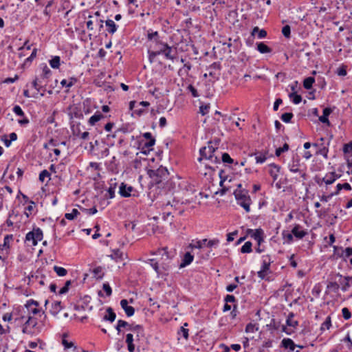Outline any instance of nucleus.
I'll use <instances>...</instances> for the list:
<instances>
[{
	"label": "nucleus",
	"instance_id": "1",
	"mask_svg": "<svg viewBox=\"0 0 352 352\" xmlns=\"http://www.w3.org/2000/svg\"><path fill=\"white\" fill-rule=\"evenodd\" d=\"M46 316L38 317L28 316L22 326V333L30 336H37L45 329Z\"/></svg>",
	"mask_w": 352,
	"mask_h": 352
},
{
	"label": "nucleus",
	"instance_id": "2",
	"mask_svg": "<svg viewBox=\"0 0 352 352\" xmlns=\"http://www.w3.org/2000/svg\"><path fill=\"white\" fill-rule=\"evenodd\" d=\"M135 331L132 330L126 335L125 342L127 345L129 352H134L136 347L138 349L139 346H138V343L142 338L144 337V331L142 326L135 325Z\"/></svg>",
	"mask_w": 352,
	"mask_h": 352
},
{
	"label": "nucleus",
	"instance_id": "3",
	"mask_svg": "<svg viewBox=\"0 0 352 352\" xmlns=\"http://www.w3.org/2000/svg\"><path fill=\"white\" fill-rule=\"evenodd\" d=\"M239 188L235 190L234 195L238 204L244 208L246 212L250 211L251 199L248 195V192L245 190L239 189L241 184L238 185Z\"/></svg>",
	"mask_w": 352,
	"mask_h": 352
},
{
	"label": "nucleus",
	"instance_id": "4",
	"mask_svg": "<svg viewBox=\"0 0 352 352\" xmlns=\"http://www.w3.org/2000/svg\"><path fill=\"white\" fill-rule=\"evenodd\" d=\"M217 149V147L213 146L211 142H208L207 146H204L200 148V157L198 158V161L201 162L203 160H208L213 163L219 162V157L215 155Z\"/></svg>",
	"mask_w": 352,
	"mask_h": 352
},
{
	"label": "nucleus",
	"instance_id": "5",
	"mask_svg": "<svg viewBox=\"0 0 352 352\" xmlns=\"http://www.w3.org/2000/svg\"><path fill=\"white\" fill-rule=\"evenodd\" d=\"M25 308L27 309L28 316L43 318L45 314V310L41 307L38 301L33 299L28 300L24 305Z\"/></svg>",
	"mask_w": 352,
	"mask_h": 352
},
{
	"label": "nucleus",
	"instance_id": "6",
	"mask_svg": "<svg viewBox=\"0 0 352 352\" xmlns=\"http://www.w3.org/2000/svg\"><path fill=\"white\" fill-rule=\"evenodd\" d=\"M148 174L153 183L160 184L168 179L169 173L166 167L161 166L156 170H149Z\"/></svg>",
	"mask_w": 352,
	"mask_h": 352
},
{
	"label": "nucleus",
	"instance_id": "7",
	"mask_svg": "<svg viewBox=\"0 0 352 352\" xmlns=\"http://www.w3.org/2000/svg\"><path fill=\"white\" fill-rule=\"evenodd\" d=\"M42 82L39 80L37 78H35L32 82L31 83V87L34 89L32 92H30V89H24L23 95L25 97L30 98H38V96H44V91L45 90L41 85Z\"/></svg>",
	"mask_w": 352,
	"mask_h": 352
},
{
	"label": "nucleus",
	"instance_id": "8",
	"mask_svg": "<svg viewBox=\"0 0 352 352\" xmlns=\"http://www.w3.org/2000/svg\"><path fill=\"white\" fill-rule=\"evenodd\" d=\"M43 234L41 228H34L32 231L28 232L25 236V243L28 245L35 246L38 241L43 239Z\"/></svg>",
	"mask_w": 352,
	"mask_h": 352
},
{
	"label": "nucleus",
	"instance_id": "9",
	"mask_svg": "<svg viewBox=\"0 0 352 352\" xmlns=\"http://www.w3.org/2000/svg\"><path fill=\"white\" fill-rule=\"evenodd\" d=\"M219 243V240L217 239H213L212 240H208L206 239L199 240L196 241H192L190 244V247L192 249L197 248V249H201L204 246L212 248L214 246H217Z\"/></svg>",
	"mask_w": 352,
	"mask_h": 352
},
{
	"label": "nucleus",
	"instance_id": "10",
	"mask_svg": "<svg viewBox=\"0 0 352 352\" xmlns=\"http://www.w3.org/2000/svg\"><path fill=\"white\" fill-rule=\"evenodd\" d=\"M289 170L294 173H298L303 180L306 179V173L301 169L299 157H293L292 161L288 164Z\"/></svg>",
	"mask_w": 352,
	"mask_h": 352
},
{
	"label": "nucleus",
	"instance_id": "11",
	"mask_svg": "<svg viewBox=\"0 0 352 352\" xmlns=\"http://www.w3.org/2000/svg\"><path fill=\"white\" fill-rule=\"evenodd\" d=\"M340 175L336 174L335 172H331L322 177V179L318 178L316 179V183L322 187L323 184H325L326 190H327V186L332 184L335 181H336Z\"/></svg>",
	"mask_w": 352,
	"mask_h": 352
},
{
	"label": "nucleus",
	"instance_id": "12",
	"mask_svg": "<svg viewBox=\"0 0 352 352\" xmlns=\"http://www.w3.org/2000/svg\"><path fill=\"white\" fill-rule=\"evenodd\" d=\"M247 233L257 242L258 245H261V243L263 241L264 237V232L262 229H248Z\"/></svg>",
	"mask_w": 352,
	"mask_h": 352
},
{
	"label": "nucleus",
	"instance_id": "13",
	"mask_svg": "<svg viewBox=\"0 0 352 352\" xmlns=\"http://www.w3.org/2000/svg\"><path fill=\"white\" fill-rule=\"evenodd\" d=\"M221 69V64L219 62H214L211 64L208 68V76L213 78L218 79L220 75V70Z\"/></svg>",
	"mask_w": 352,
	"mask_h": 352
},
{
	"label": "nucleus",
	"instance_id": "14",
	"mask_svg": "<svg viewBox=\"0 0 352 352\" xmlns=\"http://www.w3.org/2000/svg\"><path fill=\"white\" fill-rule=\"evenodd\" d=\"M13 241L12 234H7L3 239V243L0 245V252L9 253L10 243Z\"/></svg>",
	"mask_w": 352,
	"mask_h": 352
},
{
	"label": "nucleus",
	"instance_id": "15",
	"mask_svg": "<svg viewBox=\"0 0 352 352\" xmlns=\"http://www.w3.org/2000/svg\"><path fill=\"white\" fill-rule=\"evenodd\" d=\"M136 324H129V322L122 320H119L118 321L117 325L116 327V330L118 331V333H120L121 331V328H125L126 331H131L132 330L135 331V327Z\"/></svg>",
	"mask_w": 352,
	"mask_h": 352
},
{
	"label": "nucleus",
	"instance_id": "16",
	"mask_svg": "<svg viewBox=\"0 0 352 352\" xmlns=\"http://www.w3.org/2000/svg\"><path fill=\"white\" fill-rule=\"evenodd\" d=\"M160 55H164L168 60H173L175 58L176 50L170 45H165V50L160 52Z\"/></svg>",
	"mask_w": 352,
	"mask_h": 352
},
{
	"label": "nucleus",
	"instance_id": "17",
	"mask_svg": "<svg viewBox=\"0 0 352 352\" xmlns=\"http://www.w3.org/2000/svg\"><path fill=\"white\" fill-rule=\"evenodd\" d=\"M78 82V78L75 76L69 77L67 79H63L60 81V85L63 87H65L67 89V91H69V89L75 85Z\"/></svg>",
	"mask_w": 352,
	"mask_h": 352
},
{
	"label": "nucleus",
	"instance_id": "18",
	"mask_svg": "<svg viewBox=\"0 0 352 352\" xmlns=\"http://www.w3.org/2000/svg\"><path fill=\"white\" fill-rule=\"evenodd\" d=\"M270 170L269 174L272 177L273 181L275 182L278 177V175L280 170V166L276 164H271L269 165Z\"/></svg>",
	"mask_w": 352,
	"mask_h": 352
},
{
	"label": "nucleus",
	"instance_id": "19",
	"mask_svg": "<svg viewBox=\"0 0 352 352\" xmlns=\"http://www.w3.org/2000/svg\"><path fill=\"white\" fill-rule=\"evenodd\" d=\"M128 303L126 299H122L120 301L121 307L124 310L126 315L130 317L134 314L135 309L132 306L128 305Z\"/></svg>",
	"mask_w": 352,
	"mask_h": 352
},
{
	"label": "nucleus",
	"instance_id": "20",
	"mask_svg": "<svg viewBox=\"0 0 352 352\" xmlns=\"http://www.w3.org/2000/svg\"><path fill=\"white\" fill-rule=\"evenodd\" d=\"M292 233L294 234L295 237H296L298 239H302L307 234V232L305 230H301V226L299 224H296L294 226V227L292 230Z\"/></svg>",
	"mask_w": 352,
	"mask_h": 352
},
{
	"label": "nucleus",
	"instance_id": "21",
	"mask_svg": "<svg viewBox=\"0 0 352 352\" xmlns=\"http://www.w3.org/2000/svg\"><path fill=\"white\" fill-rule=\"evenodd\" d=\"M133 190L132 186H128L127 185L122 183L120 186L119 192L122 197H129L131 195V192Z\"/></svg>",
	"mask_w": 352,
	"mask_h": 352
},
{
	"label": "nucleus",
	"instance_id": "22",
	"mask_svg": "<svg viewBox=\"0 0 352 352\" xmlns=\"http://www.w3.org/2000/svg\"><path fill=\"white\" fill-rule=\"evenodd\" d=\"M281 345L285 349H289L291 351H294L296 344L290 338H284L281 342Z\"/></svg>",
	"mask_w": 352,
	"mask_h": 352
},
{
	"label": "nucleus",
	"instance_id": "23",
	"mask_svg": "<svg viewBox=\"0 0 352 352\" xmlns=\"http://www.w3.org/2000/svg\"><path fill=\"white\" fill-rule=\"evenodd\" d=\"M331 112L332 111H323V115L320 116L318 114V111H313V113L315 116H318V120H320V122L326 124L327 126H329L331 124L329 120V116Z\"/></svg>",
	"mask_w": 352,
	"mask_h": 352
},
{
	"label": "nucleus",
	"instance_id": "24",
	"mask_svg": "<svg viewBox=\"0 0 352 352\" xmlns=\"http://www.w3.org/2000/svg\"><path fill=\"white\" fill-rule=\"evenodd\" d=\"M14 113L19 117L17 122L21 126H25L30 122L29 119L24 116L23 111H14Z\"/></svg>",
	"mask_w": 352,
	"mask_h": 352
},
{
	"label": "nucleus",
	"instance_id": "25",
	"mask_svg": "<svg viewBox=\"0 0 352 352\" xmlns=\"http://www.w3.org/2000/svg\"><path fill=\"white\" fill-rule=\"evenodd\" d=\"M194 256L190 252H186L182 258V261L179 265L180 267H184L190 264L193 261Z\"/></svg>",
	"mask_w": 352,
	"mask_h": 352
},
{
	"label": "nucleus",
	"instance_id": "26",
	"mask_svg": "<svg viewBox=\"0 0 352 352\" xmlns=\"http://www.w3.org/2000/svg\"><path fill=\"white\" fill-rule=\"evenodd\" d=\"M116 318V315L114 313L113 310L111 307H108L107 309V314L103 316V320L104 321H109L111 322H113Z\"/></svg>",
	"mask_w": 352,
	"mask_h": 352
},
{
	"label": "nucleus",
	"instance_id": "27",
	"mask_svg": "<svg viewBox=\"0 0 352 352\" xmlns=\"http://www.w3.org/2000/svg\"><path fill=\"white\" fill-rule=\"evenodd\" d=\"M105 25L107 27V31L109 34H114L118 29V25L111 19H108L105 21Z\"/></svg>",
	"mask_w": 352,
	"mask_h": 352
},
{
	"label": "nucleus",
	"instance_id": "28",
	"mask_svg": "<svg viewBox=\"0 0 352 352\" xmlns=\"http://www.w3.org/2000/svg\"><path fill=\"white\" fill-rule=\"evenodd\" d=\"M271 264V259L269 255L263 256V261L261 270L267 271L270 273V267Z\"/></svg>",
	"mask_w": 352,
	"mask_h": 352
},
{
	"label": "nucleus",
	"instance_id": "29",
	"mask_svg": "<svg viewBox=\"0 0 352 352\" xmlns=\"http://www.w3.org/2000/svg\"><path fill=\"white\" fill-rule=\"evenodd\" d=\"M256 33H258L257 37L259 39L263 38L267 36V32L264 29L260 30L259 28L257 26L254 27L252 29L251 35L252 36H254Z\"/></svg>",
	"mask_w": 352,
	"mask_h": 352
},
{
	"label": "nucleus",
	"instance_id": "30",
	"mask_svg": "<svg viewBox=\"0 0 352 352\" xmlns=\"http://www.w3.org/2000/svg\"><path fill=\"white\" fill-rule=\"evenodd\" d=\"M257 50L261 54H267L272 52V49L268 47L267 45H265L264 43H257Z\"/></svg>",
	"mask_w": 352,
	"mask_h": 352
},
{
	"label": "nucleus",
	"instance_id": "31",
	"mask_svg": "<svg viewBox=\"0 0 352 352\" xmlns=\"http://www.w3.org/2000/svg\"><path fill=\"white\" fill-rule=\"evenodd\" d=\"M192 65L190 63H186L184 65L183 67L180 68L178 71V74L180 76H188L189 71L191 69Z\"/></svg>",
	"mask_w": 352,
	"mask_h": 352
},
{
	"label": "nucleus",
	"instance_id": "32",
	"mask_svg": "<svg viewBox=\"0 0 352 352\" xmlns=\"http://www.w3.org/2000/svg\"><path fill=\"white\" fill-rule=\"evenodd\" d=\"M93 276L96 279H101L104 276V272L102 267H96L91 271Z\"/></svg>",
	"mask_w": 352,
	"mask_h": 352
},
{
	"label": "nucleus",
	"instance_id": "33",
	"mask_svg": "<svg viewBox=\"0 0 352 352\" xmlns=\"http://www.w3.org/2000/svg\"><path fill=\"white\" fill-rule=\"evenodd\" d=\"M62 309L61 306V302L60 301H55L52 304V309L50 310V312L53 315L58 314L60 310Z\"/></svg>",
	"mask_w": 352,
	"mask_h": 352
},
{
	"label": "nucleus",
	"instance_id": "34",
	"mask_svg": "<svg viewBox=\"0 0 352 352\" xmlns=\"http://www.w3.org/2000/svg\"><path fill=\"white\" fill-rule=\"evenodd\" d=\"M289 100L294 104H299L302 101V97L297 92L289 93Z\"/></svg>",
	"mask_w": 352,
	"mask_h": 352
},
{
	"label": "nucleus",
	"instance_id": "35",
	"mask_svg": "<svg viewBox=\"0 0 352 352\" xmlns=\"http://www.w3.org/2000/svg\"><path fill=\"white\" fill-rule=\"evenodd\" d=\"M52 75V71L50 69L47 67L46 64H43L42 66V74L41 75V78L42 79H47L49 78Z\"/></svg>",
	"mask_w": 352,
	"mask_h": 352
},
{
	"label": "nucleus",
	"instance_id": "36",
	"mask_svg": "<svg viewBox=\"0 0 352 352\" xmlns=\"http://www.w3.org/2000/svg\"><path fill=\"white\" fill-rule=\"evenodd\" d=\"M143 137L147 140H148V142L145 143V146L147 148L153 146L155 143V140L152 138V135L149 132L144 133L143 134Z\"/></svg>",
	"mask_w": 352,
	"mask_h": 352
},
{
	"label": "nucleus",
	"instance_id": "37",
	"mask_svg": "<svg viewBox=\"0 0 352 352\" xmlns=\"http://www.w3.org/2000/svg\"><path fill=\"white\" fill-rule=\"evenodd\" d=\"M49 63L52 68L58 69L60 65V58L58 56H55L50 60Z\"/></svg>",
	"mask_w": 352,
	"mask_h": 352
},
{
	"label": "nucleus",
	"instance_id": "38",
	"mask_svg": "<svg viewBox=\"0 0 352 352\" xmlns=\"http://www.w3.org/2000/svg\"><path fill=\"white\" fill-rule=\"evenodd\" d=\"M315 82V78L314 77L309 76L303 80V87L306 89H310L313 84Z\"/></svg>",
	"mask_w": 352,
	"mask_h": 352
},
{
	"label": "nucleus",
	"instance_id": "39",
	"mask_svg": "<svg viewBox=\"0 0 352 352\" xmlns=\"http://www.w3.org/2000/svg\"><path fill=\"white\" fill-rule=\"evenodd\" d=\"M342 189H344V190H351V185L349 184V183H344V184H338L337 186H336V190L334 192V194L336 195H338L340 191L342 190Z\"/></svg>",
	"mask_w": 352,
	"mask_h": 352
},
{
	"label": "nucleus",
	"instance_id": "40",
	"mask_svg": "<svg viewBox=\"0 0 352 352\" xmlns=\"http://www.w3.org/2000/svg\"><path fill=\"white\" fill-rule=\"evenodd\" d=\"M294 314L290 313L287 318L286 323L288 326L296 327L298 325V321L294 319Z\"/></svg>",
	"mask_w": 352,
	"mask_h": 352
},
{
	"label": "nucleus",
	"instance_id": "41",
	"mask_svg": "<svg viewBox=\"0 0 352 352\" xmlns=\"http://www.w3.org/2000/svg\"><path fill=\"white\" fill-rule=\"evenodd\" d=\"M62 344L63 345L65 349H68L72 347H74L76 349V346H74V343L72 341H69L67 339V336L63 335V339H62Z\"/></svg>",
	"mask_w": 352,
	"mask_h": 352
},
{
	"label": "nucleus",
	"instance_id": "42",
	"mask_svg": "<svg viewBox=\"0 0 352 352\" xmlns=\"http://www.w3.org/2000/svg\"><path fill=\"white\" fill-rule=\"evenodd\" d=\"M255 160L257 164H263L267 160V156L265 153H255Z\"/></svg>",
	"mask_w": 352,
	"mask_h": 352
},
{
	"label": "nucleus",
	"instance_id": "43",
	"mask_svg": "<svg viewBox=\"0 0 352 352\" xmlns=\"http://www.w3.org/2000/svg\"><path fill=\"white\" fill-rule=\"evenodd\" d=\"M258 330L257 324L252 322L248 323L245 327V333H253Z\"/></svg>",
	"mask_w": 352,
	"mask_h": 352
},
{
	"label": "nucleus",
	"instance_id": "44",
	"mask_svg": "<svg viewBox=\"0 0 352 352\" xmlns=\"http://www.w3.org/2000/svg\"><path fill=\"white\" fill-rule=\"evenodd\" d=\"M74 135L81 140H87L89 136V133L88 131L81 133L80 130L76 131L74 129Z\"/></svg>",
	"mask_w": 352,
	"mask_h": 352
},
{
	"label": "nucleus",
	"instance_id": "45",
	"mask_svg": "<svg viewBox=\"0 0 352 352\" xmlns=\"http://www.w3.org/2000/svg\"><path fill=\"white\" fill-rule=\"evenodd\" d=\"M103 116L100 113H96L95 115L92 116L90 118H89V124L91 125H94L96 124V122H98V121H100L102 118H103Z\"/></svg>",
	"mask_w": 352,
	"mask_h": 352
},
{
	"label": "nucleus",
	"instance_id": "46",
	"mask_svg": "<svg viewBox=\"0 0 352 352\" xmlns=\"http://www.w3.org/2000/svg\"><path fill=\"white\" fill-rule=\"evenodd\" d=\"M252 243L250 241H247L241 247V252L243 254L250 253L252 251Z\"/></svg>",
	"mask_w": 352,
	"mask_h": 352
},
{
	"label": "nucleus",
	"instance_id": "47",
	"mask_svg": "<svg viewBox=\"0 0 352 352\" xmlns=\"http://www.w3.org/2000/svg\"><path fill=\"white\" fill-rule=\"evenodd\" d=\"M331 326V317L328 316L326 318L325 320L321 324L320 330L322 331H323L325 329H329Z\"/></svg>",
	"mask_w": 352,
	"mask_h": 352
},
{
	"label": "nucleus",
	"instance_id": "48",
	"mask_svg": "<svg viewBox=\"0 0 352 352\" xmlns=\"http://www.w3.org/2000/svg\"><path fill=\"white\" fill-rule=\"evenodd\" d=\"M34 202L31 201H30V205L25 208L24 213L27 217H29L32 214L34 209Z\"/></svg>",
	"mask_w": 352,
	"mask_h": 352
},
{
	"label": "nucleus",
	"instance_id": "49",
	"mask_svg": "<svg viewBox=\"0 0 352 352\" xmlns=\"http://www.w3.org/2000/svg\"><path fill=\"white\" fill-rule=\"evenodd\" d=\"M54 270L58 276H65L67 273V271L64 267L56 265L54 267Z\"/></svg>",
	"mask_w": 352,
	"mask_h": 352
},
{
	"label": "nucleus",
	"instance_id": "50",
	"mask_svg": "<svg viewBox=\"0 0 352 352\" xmlns=\"http://www.w3.org/2000/svg\"><path fill=\"white\" fill-rule=\"evenodd\" d=\"M80 214L79 211L74 208L70 213H66L65 214V217L68 220H73L74 219L78 214Z\"/></svg>",
	"mask_w": 352,
	"mask_h": 352
},
{
	"label": "nucleus",
	"instance_id": "51",
	"mask_svg": "<svg viewBox=\"0 0 352 352\" xmlns=\"http://www.w3.org/2000/svg\"><path fill=\"white\" fill-rule=\"evenodd\" d=\"M281 32L285 38H289L291 37V28L289 25L283 26Z\"/></svg>",
	"mask_w": 352,
	"mask_h": 352
},
{
	"label": "nucleus",
	"instance_id": "52",
	"mask_svg": "<svg viewBox=\"0 0 352 352\" xmlns=\"http://www.w3.org/2000/svg\"><path fill=\"white\" fill-rule=\"evenodd\" d=\"M148 60L151 63L154 62V59L157 56L160 55V52L148 50Z\"/></svg>",
	"mask_w": 352,
	"mask_h": 352
},
{
	"label": "nucleus",
	"instance_id": "53",
	"mask_svg": "<svg viewBox=\"0 0 352 352\" xmlns=\"http://www.w3.org/2000/svg\"><path fill=\"white\" fill-rule=\"evenodd\" d=\"M111 258L116 260L122 259L123 253L120 250H115L111 255Z\"/></svg>",
	"mask_w": 352,
	"mask_h": 352
},
{
	"label": "nucleus",
	"instance_id": "54",
	"mask_svg": "<svg viewBox=\"0 0 352 352\" xmlns=\"http://www.w3.org/2000/svg\"><path fill=\"white\" fill-rule=\"evenodd\" d=\"M334 254L338 257L344 256V252L342 247H338L336 245H333Z\"/></svg>",
	"mask_w": 352,
	"mask_h": 352
},
{
	"label": "nucleus",
	"instance_id": "55",
	"mask_svg": "<svg viewBox=\"0 0 352 352\" xmlns=\"http://www.w3.org/2000/svg\"><path fill=\"white\" fill-rule=\"evenodd\" d=\"M289 149V146L287 144H284V145L282 146V147H279L278 148H276V156H280L283 153L288 151Z\"/></svg>",
	"mask_w": 352,
	"mask_h": 352
},
{
	"label": "nucleus",
	"instance_id": "56",
	"mask_svg": "<svg viewBox=\"0 0 352 352\" xmlns=\"http://www.w3.org/2000/svg\"><path fill=\"white\" fill-rule=\"evenodd\" d=\"M293 118V114L290 112H287L283 113L281 116V120L286 123H288L291 121V119Z\"/></svg>",
	"mask_w": 352,
	"mask_h": 352
},
{
	"label": "nucleus",
	"instance_id": "57",
	"mask_svg": "<svg viewBox=\"0 0 352 352\" xmlns=\"http://www.w3.org/2000/svg\"><path fill=\"white\" fill-rule=\"evenodd\" d=\"M336 74L340 76H345L347 74L346 72V66L342 65L340 66L336 72Z\"/></svg>",
	"mask_w": 352,
	"mask_h": 352
},
{
	"label": "nucleus",
	"instance_id": "58",
	"mask_svg": "<svg viewBox=\"0 0 352 352\" xmlns=\"http://www.w3.org/2000/svg\"><path fill=\"white\" fill-rule=\"evenodd\" d=\"M50 174L47 170H42L39 174V180L43 182L47 177H50Z\"/></svg>",
	"mask_w": 352,
	"mask_h": 352
},
{
	"label": "nucleus",
	"instance_id": "59",
	"mask_svg": "<svg viewBox=\"0 0 352 352\" xmlns=\"http://www.w3.org/2000/svg\"><path fill=\"white\" fill-rule=\"evenodd\" d=\"M150 265L153 268V270L156 272L157 275L159 276V274H160L159 265H158V263L155 261V259H154V258L153 259H151L150 260Z\"/></svg>",
	"mask_w": 352,
	"mask_h": 352
},
{
	"label": "nucleus",
	"instance_id": "60",
	"mask_svg": "<svg viewBox=\"0 0 352 352\" xmlns=\"http://www.w3.org/2000/svg\"><path fill=\"white\" fill-rule=\"evenodd\" d=\"M222 161L224 163L232 164L233 162V160L230 157V155L227 153H224L221 156Z\"/></svg>",
	"mask_w": 352,
	"mask_h": 352
},
{
	"label": "nucleus",
	"instance_id": "61",
	"mask_svg": "<svg viewBox=\"0 0 352 352\" xmlns=\"http://www.w3.org/2000/svg\"><path fill=\"white\" fill-rule=\"evenodd\" d=\"M187 90L191 93L192 96L195 98L198 97L199 94L197 90L192 85H189L187 87Z\"/></svg>",
	"mask_w": 352,
	"mask_h": 352
},
{
	"label": "nucleus",
	"instance_id": "62",
	"mask_svg": "<svg viewBox=\"0 0 352 352\" xmlns=\"http://www.w3.org/2000/svg\"><path fill=\"white\" fill-rule=\"evenodd\" d=\"M342 316L345 320H349L351 317V314L349 311V309L346 307H344L342 309Z\"/></svg>",
	"mask_w": 352,
	"mask_h": 352
},
{
	"label": "nucleus",
	"instance_id": "63",
	"mask_svg": "<svg viewBox=\"0 0 352 352\" xmlns=\"http://www.w3.org/2000/svg\"><path fill=\"white\" fill-rule=\"evenodd\" d=\"M71 285V281L70 280H67L65 282V284L64 285V287H63L60 291H59V294H65L68 292L69 290V285Z\"/></svg>",
	"mask_w": 352,
	"mask_h": 352
},
{
	"label": "nucleus",
	"instance_id": "64",
	"mask_svg": "<svg viewBox=\"0 0 352 352\" xmlns=\"http://www.w3.org/2000/svg\"><path fill=\"white\" fill-rule=\"evenodd\" d=\"M103 290L105 292L107 296L111 295L112 290L109 283H104L102 285Z\"/></svg>",
	"mask_w": 352,
	"mask_h": 352
}]
</instances>
